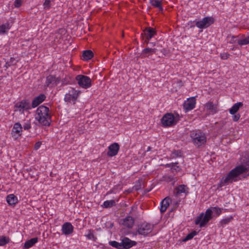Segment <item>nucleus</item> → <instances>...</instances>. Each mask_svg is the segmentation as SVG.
Wrapping results in <instances>:
<instances>
[{
  "label": "nucleus",
  "mask_w": 249,
  "mask_h": 249,
  "mask_svg": "<svg viewBox=\"0 0 249 249\" xmlns=\"http://www.w3.org/2000/svg\"><path fill=\"white\" fill-rule=\"evenodd\" d=\"M172 166V163H170V164H167L166 166L167 167H171Z\"/></svg>",
  "instance_id": "50"
},
{
  "label": "nucleus",
  "mask_w": 249,
  "mask_h": 249,
  "mask_svg": "<svg viewBox=\"0 0 249 249\" xmlns=\"http://www.w3.org/2000/svg\"><path fill=\"white\" fill-rule=\"evenodd\" d=\"M234 38H235V37H234V36H233V37H232V39L231 40V41H230V43H234Z\"/></svg>",
  "instance_id": "49"
},
{
  "label": "nucleus",
  "mask_w": 249,
  "mask_h": 249,
  "mask_svg": "<svg viewBox=\"0 0 249 249\" xmlns=\"http://www.w3.org/2000/svg\"><path fill=\"white\" fill-rule=\"evenodd\" d=\"M238 44L240 45H244L249 44V36L243 39L238 41Z\"/></svg>",
  "instance_id": "38"
},
{
  "label": "nucleus",
  "mask_w": 249,
  "mask_h": 249,
  "mask_svg": "<svg viewBox=\"0 0 249 249\" xmlns=\"http://www.w3.org/2000/svg\"><path fill=\"white\" fill-rule=\"evenodd\" d=\"M214 22L213 18L207 17L196 22V25L199 29H204L209 27Z\"/></svg>",
  "instance_id": "11"
},
{
  "label": "nucleus",
  "mask_w": 249,
  "mask_h": 249,
  "mask_svg": "<svg viewBox=\"0 0 249 249\" xmlns=\"http://www.w3.org/2000/svg\"><path fill=\"white\" fill-rule=\"evenodd\" d=\"M233 219L232 216L228 217L222 219L220 222V224L221 226L223 227L224 225L228 224Z\"/></svg>",
  "instance_id": "34"
},
{
  "label": "nucleus",
  "mask_w": 249,
  "mask_h": 249,
  "mask_svg": "<svg viewBox=\"0 0 249 249\" xmlns=\"http://www.w3.org/2000/svg\"><path fill=\"white\" fill-rule=\"evenodd\" d=\"M134 223V219L130 216H127L124 219H121L120 220V224H121L124 227L128 229L132 228Z\"/></svg>",
  "instance_id": "15"
},
{
  "label": "nucleus",
  "mask_w": 249,
  "mask_h": 249,
  "mask_svg": "<svg viewBox=\"0 0 249 249\" xmlns=\"http://www.w3.org/2000/svg\"><path fill=\"white\" fill-rule=\"evenodd\" d=\"M82 56L83 60H89L93 57V53L91 50H86L83 51Z\"/></svg>",
  "instance_id": "28"
},
{
  "label": "nucleus",
  "mask_w": 249,
  "mask_h": 249,
  "mask_svg": "<svg viewBox=\"0 0 249 249\" xmlns=\"http://www.w3.org/2000/svg\"><path fill=\"white\" fill-rule=\"evenodd\" d=\"M136 244L135 241H132L127 237H124L121 242L122 249H129Z\"/></svg>",
  "instance_id": "16"
},
{
  "label": "nucleus",
  "mask_w": 249,
  "mask_h": 249,
  "mask_svg": "<svg viewBox=\"0 0 249 249\" xmlns=\"http://www.w3.org/2000/svg\"><path fill=\"white\" fill-rule=\"evenodd\" d=\"M243 106L242 102H238L233 105L231 108L229 110V112L231 114H234L237 112L240 107Z\"/></svg>",
  "instance_id": "25"
},
{
  "label": "nucleus",
  "mask_w": 249,
  "mask_h": 249,
  "mask_svg": "<svg viewBox=\"0 0 249 249\" xmlns=\"http://www.w3.org/2000/svg\"><path fill=\"white\" fill-rule=\"evenodd\" d=\"M73 227L70 222H65L62 226V231L63 233L67 235L71 234L73 231Z\"/></svg>",
  "instance_id": "18"
},
{
  "label": "nucleus",
  "mask_w": 249,
  "mask_h": 249,
  "mask_svg": "<svg viewBox=\"0 0 249 249\" xmlns=\"http://www.w3.org/2000/svg\"><path fill=\"white\" fill-rule=\"evenodd\" d=\"M245 173H249L248 176H249V157L243 163L236 166L223 177L217 185L218 188L239 180V176Z\"/></svg>",
  "instance_id": "1"
},
{
  "label": "nucleus",
  "mask_w": 249,
  "mask_h": 249,
  "mask_svg": "<svg viewBox=\"0 0 249 249\" xmlns=\"http://www.w3.org/2000/svg\"><path fill=\"white\" fill-rule=\"evenodd\" d=\"M173 154L175 157H180L182 156V152L180 150H175L173 152Z\"/></svg>",
  "instance_id": "42"
},
{
  "label": "nucleus",
  "mask_w": 249,
  "mask_h": 249,
  "mask_svg": "<svg viewBox=\"0 0 249 249\" xmlns=\"http://www.w3.org/2000/svg\"><path fill=\"white\" fill-rule=\"evenodd\" d=\"M15 107L17 108L18 110L20 112H23L24 111H27L31 109L32 105L30 104V101L27 99H24L19 102L17 103Z\"/></svg>",
  "instance_id": "10"
},
{
  "label": "nucleus",
  "mask_w": 249,
  "mask_h": 249,
  "mask_svg": "<svg viewBox=\"0 0 249 249\" xmlns=\"http://www.w3.org/2000/svg\"><path fill=\"white\" fill-rule=\"evenodd\" d=\"M6 201L10 206H15L18 202L17 197L14 194H10L7 196Z\"/></svg>",
  "instance_id": "22"
},
{
  "label": "nucleus",
  "mask_w": 249,
  "mask_h": 249,
  "mask_svg": "<svg viewBox=\"0 0 249 249\" xmlns=\"http://www.w3.org/2000/svg\"><path fill=\"white\" fill-rule=\"evenodd\" d=\"M178 162L172 163V166L171 167V170L173 172L175 171L177 172L180 170V167L178 165Z\"/></svg>",
  "instance_id": "39"
},
{
  "label": "nucleus",
  "mask_w": 249,
  "mask_h": 249,
  "mask_svg": "<svg viewBox=\"0 0 249 249\" xmlns=\"http://www.w3.org/2000/svg\"><path fill=\"white\" fill-rule=\"evenodd\" d=\"M40 144H41L40 142H36V143L35 144V148H36V149H37L38 148H39V147H40Z\"/></svg>",
  "instance_id": "48"
},
{
  "label": "nucleus",
  "mask_w": 249,
  "mask_h": 249,
  "mask_svg": "<svg viewBox=\"0 0 249 249\" xmlns=\"http://www.w3.org/2000/svg\"><path fill=\"white\" fill-rule=\"evenodd\" d=\"M60 82V78L55 75L50 74L46 77L45 87L53 88Z\"/></svg>",
  "instance_id": "12"
},
{
  "label": "nucleus",
  "mask_w": 249,
  "mask_h": 249,
  "mask_svg": "<svg viewBox=\"0 0 249 249\" xmlns=\"http://www.w3.org/2000/svg\"><path fill=\"white\" fill-rule=\"evenodd\" d=\"M171 203V199L169 197H165L161 202L160 211L161 213H164Z\"/></svg>",
  "instance_id": "20"
},
{
  "label": "nucleus",
  "mask_w": 249,
  "mask_h": 249,
  "mask_svg": "<svg viewBox=\"0 0 249 249\" xmlns=\"http://www.w3.org/2000/svg\"><path fill=\"white\" fill-rule=\"evenodd\" d=\"M196 100L195 98H191L183 104V107L186 111H190L195 107Z\"/></svg>",
  "instance_id": "17"
},
{
  "label": "nucleus",
  "mask_w": 249,
  "mask_h": 249,
  "mask_svg": "<svg viewBox=\"0 0 249 249\" xmlns=\"http://www.w3.org/2000/svg\"><path fill=\"white\" fill-rule=\"evenodd\" d=\"M157 35L156 30L151 27H148L143 30L141 37L144 41V43L148 44L149 41Z\"/></svg>",
  "instance_id": "8"
},
{
  "label": "nucleus",
  "mask_w": 249,
  "mask_h": 249,
  "mask_svg": "<svg viewBox=\"0 0 249 249\" xmlns=\"http://www.w3.org/2000/svg\"><path fill=\"white\" fill-rule=\"evenodd\" d=\"M46 96L44 94H40L35 97L32 103V107L35 108L42 103L46 99Z\"/></svg>",
  "instance_id": "19"
},
{
  "label": "nucleus",
  "mask_w": 249,
  "mask_h": 249,
  "mask_svg": "<svg viewBox=\"0 0 249 249\" xmlns=\"http://www.w3.org/2000/svg\"><path fill=\"white\" fill-rule=\"evenodd\" d=\"M178 84L179 87L182 86L184 84L183 82L180 80L178 81Z\"/></svg>",
  "instance_id": "47"
},
{
  "label": "nucleus",
  "mask_w": 249,
  "mask_h": 249,
  "mask_svg": "<svg viewBox=\"0 0 249 249\" xmlns=\"http://www.w3.org/2000/svg\"><path fill=\"white\" fill-rule=\"evenodd\" d=\"M187 189L188 188L186 185H179L174 189V194L175 196H180L182 193L186 194L188 193Z\"/></svg>",
  "instance_id": "21"
},
{
  "label": "nucleus",
  "mask_w": 249,
  "mask_h": 249,
  "mask_svg": "<svg viewBox=\"0 0 249 249\" xmlns=\"http://www.w3.org/2000/svg\"><path fill=\"white\" fill-rule=\"evenodd\" d=\"M150 44H152L153 46H155V43H150Z\"/></svg>",
  "instance_id": "52"
},
{
  "label": "nucleus",
  "mask_w": 249,
  "mask_h": 249,
  "mask_svg": "<svg viewBox=\"0 0 249 249\" xmlns=\"http://www.w3.org/2000/svg\"><path fill=\"white\" fill-rule=\"evenodd\" d=\"M212 218V209L210 208L206 210L205 214L203 213H201L196 217L195 220V224L196 225H199V227L201 228L204 227Z\"/></svg>",
  "instance_id": "4"
},
{
  "label": "nucleus",
  "mask_w": 249,
  "mask_h": 249,
  "mask_svg": "<svg viewBox=\"0 0 249 249\" xmlns=\"http://www.w3.org/2000/svg\"><path fill=\"white\" fill-rule=\"evenodd\" d=\"M22 131V127L21 124L19 123L15 124L11 132L13 138L15 140L17 139L21 135Z\"/></svg>",
  "instance_id": "14"
},
{
  "label": "nucleus",
  "mask_w": 249,
  "mask_h": 249,
  "mask_svg": "<svg viewBox=\"0 0 249 249\" xmlns=\"http://www.w3.org/2000/svg\"><path fill=\"white\" fill-rule=\"evenodd\" d=\"M120 145L117 142H114L110 144L108 147L107 155L109 157H112L117 155L120 150Z\"/></svg>",
  "instance_id": "13"
},
{
  "label": "nucleus",
  "mask_w": 249,
  "mask_h": 249,
  "mask_svg": "<svg viewBox=\"0 0 249 249\" xmlns=\"http://www.w3.org/2000/svg\"><path fill=\"white\" fill-rule=\"evenodd\" d=\"M31 127V123L30 122L28 121L27 122H26L24 124H23V128H24V130H29V129H30Z\"/></svg>",
  "instance_id": "43"
},
{
  "label": "nucleus",
  "mask_w": 249,
  "mask_h": 249,
  "mask_svg": "<svg viewBox=\"0 0 249 249\" xmlns=\"http://www.w3.org/2000/svg\"><path fill=\"white\" fill-rule=\"evenodd\" d=\"M150 3L153 6L158 8L160 12L163 11V7L161 5L162 1L159 0H150Z\"/></svg>",
  "instance_id": "26"
},
{
  "label": "nucleus",
  "mask_w": 249,
  "mask_h": 249,
  "mask_svg": "<svg viewBox=\"0 0 249 249\" xmlns=\"http://www.w3.org/2000/svg\"><path fill=\"white\" fill-rule=\"evenodd\" d=\"M232 115L233 116H232V118L234 122H237L241 117V115L239 113H236L235 114Z\"/></svg>",
  "instance_id": "41"
},
{
  "label": "nucleus",
  "mask_w": 249,
  "mask_h": 249,
  "mask_svg": "<svg viewBox=\"0 0 249 249\" xmlns=\"http://www.w3.org/2000/svg\"><path fill=\"white\" fill-rule=\"evenodd\" d=\"M35 118L39 124L45 126H49L51 122V114L49 107L40 106L36 109Z\"/></svg>",
  "instance_id": "2"
},
{
  "label": "nucleus",
  "mask_w": 249,
  "mask_h": 249,
  "mask_svg": "<svg viewBox=\"0 0 249 249\" xmlns=\"http://www.w3.org/2000/svg\"><path fill=\"white\" fill-rule=\"evenodd\" d=\"M210 209H212V213L213 212L216 215V216H219L222 213V209L217 207H211Z\"/></svg>",
  "instance_id": "35"
},
{
  "label": "nucleus",
  "mask_w": 249,
  "mask_h": 249,
  "mask_svg": "<svg viewBox=\"0 0 249 249\" xmlns=\"http://www.w3.org/2000/svg\"><path fill=\"white\" fill-rule=\"evenodd\" d=\"M75 80L80 87L85 89L90 88L92 85L91 79L86 75H77L75 77Z\"/></svg>",
  "instance_id": "6"
},
{
  "label": "nucleus",
  "mask_w": 249,
  "mask_h": 249,
  "mask_svg": "<svg viewBox=\"0 0 249 249\" xmlns=\"http://www.w3.org/2000/svg\"><path fill=\"white\" fill-rule=\"evenodd\" d=\"M190 136L193 144L197 148H200L206 143L207 137L205 133L200 130H194L191 131Z\"/></svg>",
  "instance_id": "3"
},
{
  "label": "nucleus",
  "mask_w": 249,
  "mask_h": 249,
  "mask_svg": "<svg viewBox=\"0 0 249 249\" xmlns=\"http://www.w3.org/2000/svg\"><path fill=\"white\" fill-rule=\"evenodd\" d=\"M151 149V147H150V146H149V147L147 148V151H150Z\"/></svg>",
  "instance_id": "51"
},
{
  "label": "nucleus",
  "mask_w": 249,
  "mask_h": 249,
  "mask_svg": "<svg viewBox=\"0 0 249 249\" xmlns=\"http://www.w3.org/2000/svg\"><path fill=\"white\" fill-rule=\"evenodd\" d=\"M157 49L149 48L148 47L144 49L142 53V55L143 57H147L149 55L155 53L157 52Z\"/></svg>",
  "instance_id": "24"
},
{
  "label": "nucleus",
  "mask_w": 249,
  "mask_h": 249,
  "mask_svg": "<svg viewBox=\"0 0 249 249\" xmlns=\"http://www.w3.org/2000/svg\"><path fill=\"white\" fill-rule=\"evenodd\" d=\"M16 64L17 61L15 59L14 57H11L9 60L6 62L4 67L7 69L8 68L12 66L16 65Z\"/></svg>",
  "instance_id": "31"
},
{
  "label": "nucleus",
  "mask_w": 249,
  "mask_h": 249,
  "mask_svg": "<svg viewBox=\"0 0 249 249\" xmlns=\"http://www.w3.org/2000/svg\"><path fill=\"white\" fill-rule=\"evenodd\" d=\"M109 245L118 249H122L121 242L119 243L116 241L109 242Z\"/></svg>",
  "instance_id": "37"
},
{
  "label": "nucleus",
  "mask_w": 249,
  "mask_h": 249,
  "mask_svg": "<svg viewBox=\"0 0 249 249\" xmlns=\"http://www.w3.org/2000/svg\"><path fill=\"white\" fill-rule=\"evenodd\" d=\"M164 180L167 182H175L177 180V178L172 175H167L163 177Z\"/></svg>",
  "instance_id": "33"
},
{
  "label": "nucleus",
  "mask_w": 249,
  "mask_h": 249,
  "mask_svg": "<svg viewBox=\"0 0 249 249\" xmlns=\"http://www.w3.org/2000/svg\"><path fill=\"white\" fill-rule=\"evenodd\" d=\"M80 93V91L77 90L73 88H71L69 92L66 94L64 100L66 102L72 103L75 104Z\"/></svg>",
  "instance_id": "7"
},
{
  "label": "nucleus",
  "mask_w": 249,
  "mask_h": 249,
  "mask_svg": "<svg viewBox=\"0 0 249 249\" xmlns=\"http://www.w3.org/2000/svg\"><path fill=\"white\" fill-rule=\"evenodd\" d=\"M10 239L8 237L2 236L0 237V246H3L10 242Z\"/></svg>",
  "instance_id": "32"
},
{
  "label": "nucleus",
  "mask_w": 249,
  "mask_h": 249,
  "mask_svg": "<svg viewBox=\"0 0 249 249\" xmlns=\"http://www.w3.org/2000/svg\"><path fill=\"white\" fill-rule=\"evenodd\" d=\"M22 4L21 0H15L14 2V5L15 7L18 8L21 6Z\"/></svg>",
  "instance_id": "46"
},
{
  "label": "nucleus",
  "mask_w": 249,
  "mask_h": 249,
  "mask_svg": "<svg viewBox=\"0 0 249 249\" xmlns=\"http://www.w3.org/2000/svg\"><path fill=\"white\" fill-rule=\"evenodd\" d=\"M206 107L209 110L210 112L214 114L217 112V107L216 105H214L212 102H209L206 104Z\"/></svg>",
  "instance_id": "23"
},
{
  "label": "nucleus",
  "mask_w": 249,
  "mask_h": 249,
  "mask_svg": "<svg viewBox=\"0 0 249 249\" xmlns=\"http://www.w3.org/2000/svg\"><path fill=\"white\" fill-rule=\"evenodd\" d=\"M178 119H177L172 113L164 114L160 120L161 125L164 127H169L175 125Z\"/></svg>",
  "instance_id": "5"
},
{
  "label": "nucleus",
  "mask_w": 249,
  "mask_h": 249,
  "mask_svg": "<svg viewBox=\"0 0 249 249\" xmlns=\"http://www.w3.org/2000/svg\"><path fill=\"white\" fill-rule=\"evenodd\" d=\"M11 24L7 22L5 24H2L0 26V34H3L7 32V31L11 27Z\"/></svg>",
  "instance_id": "29"
},
{
  "label": "nucleus",
  "mask_w": 249,
  "mask_h": 249,
  "mask_svg": "<svg viewBox=\"0 0 249 249\" xmlns=\"http://www.w3.org/2000/svg\"><path fill=\"white\" fill-rule=\"evenodd\" d=\"M114 200H106L103 203V207L106 208H110L115 205Z\"/></svg>",
  "instance_id": "30"
},
{
  "label": "nucleus",
  "mask_w": 249,
  "mask_h": 249,
  "mask_svg": "<svg viewBox=\"0 0 249 249\" xmlns=\"http://www.w3.org/2000/svg\"><path fill=\"white\" fill-rule=\"evenodd\" d=\"M197 232L196 231H193L189 233L183 240V242H186L188 240L192 239L195 235L197 234Z\"/></svg>",
  "instance_id": "36"
},
{
  "label": "nucleus",
  "mask_w": 249,
  "mask_h": 249,
  "mask_svg": "<svg viewBox=\"0 0 249 249\" xmlns=\"http://www.w3.org/2000/svg\"><path fill=\"white\" fill-rule=\"evenodd\" d=\"M51 2V0H45L43 6L44 8L46 9H49L51 7L50 3Z\"/></svg>",
  "instance_id": "40"
},
{
  "label": "nucleus",
  "mask_w": 249,
  "mask_h": 249,
  "mask_svg": "<svg viewBox=\"0 0 249 249\" xmlns=\"http://www.w3.org/2000/svg\"><path fill=\"white\" fill-rule=\"evenodd\" d=\"M230 56V54L227 53H224L220 54V57L222 59H227Z\"/></svg>",
  "instance_id": "44"
},
{
  "label": "nucleus",
  "mask_w": 249,
  "mask_h": 249,
  "mask_svg": "<svg viewBox=\"0 0 249 249\" xmlns=\"http://www.w3.org/2000/svg\"><path fill=\"white\" fill-rule=\"evenodd\" d=\"M153 228V225L147 223H143L138 226L137 232L141 235H146L152 232Z\"/></svg>",
  "instance_id": "9"
},
{
  "label": "nucleus",
  "mask_w": 249,
  "mask_h": 249,
  "mask_svg": "<svg viewBox=\"0 0 249 249\" xmlns=\"http://www.w3.org/2000/svg\"><path fill=\"white\" fill-rule=\"evenodd\" d=\"M86 236L89 239H93L94 240L95 239H96V238L94 237L92 231H89V232L86 235Z\"/></svg>",
  "instance_id": "45"
},
{
  "label": "nucleus",
  "mask_w": 249,
  "mask_h": 249,
  "mask_svg": "<svg viewBox=\"0 0 249 249\" xmlns=\"http://www.w3.org/2000/svg\"><path fill=\"white\" fill-rule=\"evenodd\" d=\"M38 242V238L35 237L32 238L24 243V247L25 249H29L33 246L36 243Z\"/></svg>",
  "instance_id": "27"
}]
</instances>
